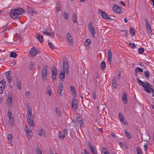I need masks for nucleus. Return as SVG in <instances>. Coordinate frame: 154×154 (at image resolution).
I'll return each instance as SVG.
<instances>
[{"mask_svg": "<svg viewBox=\"0 0 154 154\" xmlns=\"http://www.w3.org/2000/svg\"><path fill=\"white\" fill-rule=\"evenodd\" d=\"M25 13L24 10L20 8L12 9L10 12V16L13 19L17 20L20 18V15Z\"/></svg>", "mask_w": 154, "mask_h": 154, "instance_id": "nucleus-1", "label": "nucleus"}, {"mask_svg": "<svg viewBox=\"0 0 154 154\" xmlns=\"http://www.w3.org/2000/svg\"><path fill=\"white\" fill-rule=\"evenodd\" d=\"M26 110L28 114L27 119L28 124L32 127L33 128L35 125L33 118L32 114V109L30 107H28L26 108Z\"/></svg>", "mask_w": 154, "mask_h": 154, "instance_id": "nucleus-2", "label": "nucleus"}, {"mask_svg": "<svg viewBox=\"0 0 154 154\" xmlns=\"http://www.w3.org/2000/svg\"><path fill=\"white\" fill-rule=\"evenodd\" d=\"M98 11L99 12L101 13L100 15L103 18L108 20H111V18L110 17L109 15L107 14L106 13L103 11L102 9H99L98 10Z\"/></svg>", "mask_w": 154, "mask_h": 154, "instance_id": "nucleus-3", "label": "nucleus"}, {"mask_svg": "<svg viewBox=\"0 0 154 154\" xmlns=\"http://www.w3.org/2000/svg\"><path fill=\"white\" fill-rule=\"evenodd\" d=\"M63 70L66 71V72L68 73L69 68L68 60H63Z\"/></svg>", "mask_w": 154, "mask_h": 154, "instance_id": "nucleus-4", "label": "nucleus"}, {"mask_svg": "<svg viewBox=\"0 0 154 154\" xmlns=\"http://www.w3.org/2000/svg\"><path fill=\"white\" fill-rule=\"evenodd\" d=\"M38 49L35 47L32 48L29 51V55L31 57H33L36 55L38 52Z\"/></svg>", "mask_w": 154, "mask_h": 154, "instance_id": "nucleus-5", "label": "nucleus"}, {"mask_svg": "<svg viewBox=\"0 0 154 154\" xmlns=\"http://www.w3.org/2000/svg\"><path fill=\"white\" fill-rule=\"evenodd\" d=\"M88 29L90 30L92 34V35L93 37H94V35L95 34V31L91 22H89L88 25Z\"/></svg>", "mask_w": 154, "mask_h": 154, "instance_id": "nucleus-6", "label": "nucleus"}, {"mask_svg": "<svg viewBox=\"0 0 154 154\" xmlns=\"http://www.w3.org/2000/svg\"><path fill=\"white\" fill-rule=\"evenodd\" d=\"M72 106L73 111L75 112H76L77 110L78 107L77 103L76 98H73L72 99Z\"/></svg>", "mask_w": 154, "mask_h": 154, "instance_id": "nucleus-7", "label": "nucleus"}, {"mask_svg": "<svg viewBox=\"0 0 154 154\" xmlns=\"http://www.w3.org/2000/svg\"><path fill=\"white\" fill-rule=\"evenodd\" d=\"M137 80L140 83V84L144 88H146V87H148V86H150V85L147 82H143L138 78H137Z\"/></svg>", "mask_w": 154, "mask_h": 154, "instance_id": "nucleus-8", "label": "nucleus"}, {"mask_svg": "<svg viewBox=\"0 0 154 154\" xmlns=\"http://www.w3.org/2000/svg\"><path fill=\"white\" fill-rule=\"evenodd\" d=\"M52 74L51 77L52 80H54L57 75V69L56 67H53L51 69Z\"/></svg>", "mask_w": 154, "mask_h": 154, "instance_id": "nucleus-9", "label": "nucleus"}, {"mask_svg": "<svg viewBox=\"0 0 154 154\" xmlns=\"http://www.w3.org/2000/svg\"><path fill=\"white\" fill-rule=\"evenodd\" d=\"M66 38L67 41L70 45L73 44V42L72 40V37L71 36V34L69 32H68L66 35Z\"/></svg>", "mask_w": 154, "mask_h": 154, "instance_id": "nucleus-10", "label": "nucleus"}, {"mask_svg": "<svg viewBox=\"0 0 154 154\" xmlns=\"http://www.w3.org/2000/svg\"><path fill=\"white\" fill-rule=\"evenodd\" d=\"M113 10L116 13H119L121 11L122 9L116 4H113L112 6Z\"/></svg>", "mask_w": 154, "mask_h": 154, "instance_id": "nucleus-11", "label": "nucleus"}, {"mask_svg": "<svg viewBox=\"0 0 154 154\" xmlns=\"http://www.w3.org/2000/svg\"><path fill=\"white\" fill-rule=\"evenodd\" d=\"M42 33L44 34H46L47 35L50 36V37L53 38L54 36V33L53 32H49L48 31L47 29L45 31H43Z\"/></svg>", "mask_w": 154, "mask_h": 154, "instance_id": "nucleus-12", "label": "nucleus"}, {"mask_svg": "<svg viewBox=\"0 0 154 154\" xmlns=\"http://www.w3.org/2000/svg\"><path fill=\"white\" fill-rule=\"evenodd\" d=\"M12 97L11 96H8L7 98V103L8 106L9 108H11L12 106Z\"/></svg>", "mask_w": 154, "mask_h": 154, "instance_id": "nucleus-13", "label": "nucleus"}, {"mask_svg": "<svg viewBox=\"0 0 154 154\" xmlns=\"http://www.w3.org/2000/svg\"><path fill=\"white\" fill-rule=\"evenodd\" d=\"M56 114L59 117L61 116L62 114L61 110V109L60 107H57L55 109Z\"/></svg>", "mask_w": 154, "mask_h": 154, "instance_id": "nucleus-14", "label": "nucleus"}, {"mask_svg": "<svg viewBox=\"0 0 154 154\" xmlns=\"http://www.w3.org/2000/svg\"><path fill=\"white\" fill-rule=\"evenodd\" d=\"M89 146L91 150V151L93 154H97V152L95 149L94 146H93L89 143H88Z\"/></svg>", "mask_w": 154, "mask_h": 154, "instance_id": "nucleus-15", "label": "nucleus"}, {"mask_svg": "<svg viewBox=\"0 0 154 154\" xmlns=\"http://www.w3.org/2000/svg\"><path fill=\"white\" fill-rule=\"evenodd\" d=\"M63 85L62 83H60L59 85L58 88L57 89V92L58 93H60L61 94V93L62 91L63 90Z\"/></svg>", "mask_w": 154, "mask_h": 154, "instance_id": "nucleus-16", "label": "nucleus"}, {"mask_svg": "<svg viewBox=\"0 0 154 154\" xmlns=\"http://www.w3.org/2000/svg\"><path fill=\"white\" fill-rule=\"evenodd\" d=\"M56 12L57 13H58L59 12L61 11L62 10L61 5L58 2H57L56 3Z\"/></svg>", "mask_w": 154, "mask_h": 154, "instance_id": "nucleus-17", "label": "nucleus"}, {"mask_svg": "<svg viewBox=\"0 0 154 154\" xmlns=\"http://www.w3.org/2000/svg\"><path fill=\"white\" fill-rule=\"evenodd\" d=\"M112 84L113 87L115 88H117V84L116 81V78L115 77L113 78L112 82Z\"/></svg>", "mask_w": 154, "mask_h": 154, "instance_id": "nucleus-18", "label": "nucleus"}, {"mask_svg": "<svg viewBox=\"0 0 154 154\" xmlns=\"http://www.w3.org/2000/svg\"><path fill=\"white\" fill-rule=\"evenodd\" d=\"M108 60L109 62V64H111V58H112V53L110 50H109L108 51Z\"/></svg>", "mask_w": 154, "mask_h": 154, "instance_id": "nucleus-19", "label": "nucleus"}, {"mask_svg": "<svg viewBox=\"0 0 154 154\" xmlns=\"http://www.w3.org/2000/svg\"><path fill=\"white\" fill-rule=\"evenodd\" d=\"M36 38L40 42H43V38L42 35L39 34H37L36 35Z\"/></svg>", "mask_w": 154, "mask_h": 154, "instance_id": "nucleus-20", "label": "nucleus"}, {"mask_svg": "<svg viewBox=\"0 0 154 154\" xmlns=\"http://www.w3.org/2000/svg\"><path fill=\"white\" fill-rule=\"evenodd\" d=\"M26 132L27 134L28 139H30L32 136V131L31 130L29 131H27V129H26Z\"/></svg>", "mask_w": 154, "mask_h": 154, "instance_id": "nucleus-21", "label": "nucleus"}, {"mask_svg": "<svg viewBox=\"0 0 154 154\" xmlns=\"http://www.w3.org/2000/svg\"><path fill=\"white\" fill-rule=\"evenodd\" d=\"M42 75L43 79H45V77L47 75V70L45 69H44L42 71Z\"/></svg>", "mask_w": 154, "mask_h": 154, "instance_id": "nucleus-22", "label": "nucleus"}, {"mask_svg": "<svg viewBox=\"0 0 154 154\" xmlns=\"http://www.w3.org/2000/svg\"><path fill=\"white\" fill-rule=\"evenodd\" d=\"M70 90L72 94L74 95V96L75 97H76L77 95V93L75 88L74 87L71 86L70 87Z\"/></svg>", "mask_w": 154, "mask_h": 154, "instance_id": "nucleus-23", "label": "nucleus"}, {"mask_svg": "<svg viewBox=\"0 0 154 154\" xmlns=\"http://www.w3.org/2000/svg\"><path fill=\"white\" fill-rule=\"evenodd\" d=\"M65 71L62 70L61 71L59 75L60 79H63L65 78Z\"/></svg>", "mask_w": 154, "mask_h": 154, "instance_id": "nucleus-24", "label": "nucleus"}, {"mask_svg": "<svg viewBox=\"0 0 154 154\" xmlns=\"http://www.w3.org/2000/svg\"><path fill=\"white\" fill-rule=\"evenodd\" d=\"M127 94L126 93H125L123 94V96L122 97V99L123 102L125 103V104L127 103L128 101V99L127 98Z\"/></svg>", "mask_w": 154, "mask_h": 154, "instance_id": "nucleus-25", "label": "nucleus"}, {"mask_svg": "<svg viewBox=\"0 0 154 154\" xmlns=\"http://www.w3.org/2000/svg\"><path fill=\"white\" fill-rule=\"evenodd\" d=\"M79 119H80V117H76L73 119L72 122H74L75 124L76 125H77L79 124Z\"/></svg>", "mask_w": 154, "mask_h": 154, "instance_id": "nucleus-26", "label": "nucleus"}, {"mask_svg": "<svg viewBox=\"0 0 154 154\" xmlns=\"http://www.w3.org/2000/svg\"><path fill=\"white\" fill-rule=\"evenodd\" d=\"M6 85V82L4 79H2L0 82V87L5 88V86Z\"/></svg>", "mask_w": 154, "mask_h": 154, "instance_id": "nucleus-27", "label": "nucleus"}, {"mask_svg": "<svg viewBox=\"0 0 154 154\" xmlns=\"http://www.w3.org/2000/svg\"><path fill=\"white\" fill-rule=\"evenodd\" d=\"M10 74L8 72L6 74V76L8 81V82L9 83H11L12 82V77Z\"/></svg>", "mask_w": 154, "mask_h": 154, "instance_id": "nucleus-28", "label": "nucleus"}, {"mask_svg": "<svg viewBox=\"0 0 154 154\" xmlns=\"http://www.w3.org/2000/svg\"><path fill=\"white\" fill-rule=\"evenodd\" d=\"M72 18L73 22L74 23H76L77 22L76 14L74 13L72 14Z\"/></svg>", "mask_w": 154, "mask_h": 154, "instance_id": "nucleus-29", "label": "nucleus"}, {"mask_svg": "<svg viewBox=\"0 0 154 154\" xmlns=\"http://www.w3.org/2000/svg\"><path fill=\"white\" fill-rule=\"evenodd\" d=\"M102 151L104 154H109L108 150L106 148H103L102 149Z\"/></svg>", "mask_w": 154, "mask_h": 154, "instance_id": "nucleus-30", "label": "nucleus"}, {"mask_svg": "<svg viewBox=\"0 0 154 154\" xmlns=\"http://www.w3.org/2000/svg\"><path fill=\"white\" fill-rule=\"evenodd\" d=\"M145 23L146 24V26L147 27V28L148 29L149 28L151 27L149 23L148 20L146 19H145Z\"/></svg>", "mask_w": 154, "mask_h": 154, "instance_id": "nucleus-31", "label": "nucleus"}, {"mask_svg": "<svg viewBox=\"0 0 154 154\" xmlns=\"http://www.w3.org/2000/svg\"><path fill=\"white\" fill-rule=\"evenodd\" d=\"M59 134V137L62 139H63L65 137V136L62 133V132L60 131H59L58 132Z\"/></svg>", "mask_w": 154, "mask_h": 154, "instance_id": "nucleus-32", "label": "nucleus"}, {"mask_svg": "<svg viewBox=\"0 0 154 154\" xmlns=\"http://www.w3.org/2000/svg\"><path fill=\"white\" fill-rule=\"evenodd\" d=\"M125 133L127 137L129 138H130L131 137V135L129 132H128L126 130L125 131Z\"/></svg>", "mask_w": 154, "mask_h": 154, "instance_id": "nucleus-33", "label": "nucleus"}, {"mask_svg": "<svg viewBox=\"0 0 154 154\" xmlns=\"http://www.w3.org/2000/svg\"><path fill=\"white\" fill-rule=\"evenodd\" d=\"M17 54L16 52H12L10 53V57L15 58L17 57Z\"/></svg>", "mask_w": 154, "mask_h": 154, "instance_id": "nucleus-34", "label": "nucleus"}, {"mask_svg": "<svg viewBox=\"0 0 154 154\" xmlns=\"http://www.w3.org/2000/svg\"><path fill=\"white\" fill-rule=\"evenodd\" d=\"M100 67L102 69H104L106 67V64L105 61H103L100 64Z\"/></svg>", "mask_w": 154, "mask_h": 154, "instance_id": "nucleus-35", "label": "nucleus"}, {"mask_svg": "<svg viewBox=\"0 0 154 154\" xmlns=\"http://www.w3.org/2000/svg\"><path fill=\"white\" fill-rule=\"evenodd\" d=\"M130 33L132 34V36H133L135 34V30L134 29L132 28H130L129 30Z\"/></svg>", "mask_w": 154, "mask_h": 154, "instance_id": "nucleus-36", "label": "nucleus"}, {"mask_svg": "<svg viewBox=\"0 0 154 154\" xmlns=\"http://www.w3.org/2000/svg\"><path fill=\"white\" fill-rule=\"evenodd\" d=\"M144 73L145 76L147 79H148L149 77L150 74L149 73L148 71H144Z\"/></svg>", "mask_w": 154, "mask_h": 154, "instance_id": "nucleus-37", "label": "nucleus"}, {"mask_svg": "<svg viewBox=\"0 0 154 154\" xmlns=\"http://www.w3.org/2000/svg\"><path fill=\"white\" fill-rule=\"evenodd\" d=\"M8 139L9 142H11L12 141V137L11 134H9L8 135Z\"/></svg>", "mask_w": 154, "mask_h": 154, "instance_id": "nucleus-38", "label": "nucleus"}, {"mask_svg": "<svg viewBox=\"0 0 154 154\" xmlns=\"http://www.w3.org/2000/svg\"><path fill=\"white\" fill-rule=\"evenodd\" d=\"M35 150L37 154H42V151L38 147H37L35 148Z\"/></svg>", "mask_w": 154, "mask_h": 154, "instance_id": "nucleus-39", "label": "nucleus"}, {"mask_svg": "<svg viewBox=\"0 0 154 154\" xmlns=\"http://www.w3.org/2000/svg\"><path fill=\"white\" fill-rule=\"evenodd\" d=\"M119 115L120 121L124 119V117L122 113L120 112L119 113Z\"/></svg>", "mask_w": 154, "mask_h": 154, "instance_id": "nucleus-40", "label": "nucleus"}, {"mask_svg": "<svg viewBox=\"0 0 154 154\" xmlns=\"http://www.w3.org/2000/svg\"><path fill=\"white\" fill-rule=\"evenodd\" d=\"M129 46L132 48H134L136 47L135 44L134 43H129Z\"/></svg>", "mask_w": 154, "mask_h": 154, "instance_id": "nucleus-41", "label": "nucleus"}, {"mask_svg": "<svg viewBox=\"0 0 154 154\" xmlns=\"http://www.w3.org/2000/svg\"><path fill=\"white\" fill-rule=\"evenodd\" d=\"M91 42V40L89 39H87L85 42V44L86 45L88 46L90 44Z\"/></svg>", "mask_w": 154, "mask_h": 154, "instance_id": "nucleus-42", "label": "nucleus"}, {"mask_svg": "<svg viewBox=\"0 0 154 154\" xmlns=\"http://www.w3.org/2000/svg\"><path fill=\"white\" fill-rule=\"evenodd\" d=\"M138 53L139 54H141L144 51V49L142 48H140L138 49Z\"/></svg>", "mask_w": 154, "mask_h": 154, "instance_id": "nucleus-43", "label": "nucleus"}, {"mask_svg": "<svg viewBox=\"0 0 154 154\" xmlns=\"http://www.w3.org/2000/svg\"><path fill=\"white\" fill-rule=\"evenodd\" d=\"M16 85L17 86L18 88L19 89H20L21 88V86L20 83V82L17 81L16 83Z\"/></svg>", "mask_w": 154, "mask_h": 154, "instance_id": "nucleus-44", "label": "nucleus"}, {"mask_svg": "<svg viewBox=\"0 0 154 154\" xmlns=\"http://www.w3.org/2000/svg\"><path fill=\"white\" fill-rule=\"evenodd\" d=\"M137 71H138L141 72H143V70L142 68L137 67L135 69V72Z\"/></svg>", "mask_w": 154, "mask_h": 154, "instance_id": "nucleus-45", "label": "nucleus"}, {"mask_svg": "<svg viewBox=\"0 0 154 154\" xmlns=\"http://www.w3.org/2000/svg\"><path fill=\"white\" fill-rule=\"evenodd\" d=\"M49 46L50 48L52 49H55V47L52 44L51 42H49L48 43Z\"/></svg>", "mask_w": 154, "mask_h": 154, "instance_id": "nucleus-46", "label": "nucleus"}, {"mask_svg": "<svg viewBox=\"0 0 154 154\" xmlns=\"http://www.w3.org/2000/svg\"><path fill=\"white\" fill-rule=\"evenodd\" d=\"M38 134L41 136L44 133V131L42 129H41L38 131Z\"/></svg>", "mask_w": 154, "mask_h": 154, "instance_id": "nucleus-47", "label": "nucleus"}, {"mask_svg": "<svg viewBox=\"0 0 154 154\" xmlns=\"http://www.w3.org/2000/svg\"><path fill=\"white\" fill-rule=\"evenodd\" d=\"M34 63V62L32 61L30 63L29 65V68L30 70H31L32 69L33 67V65Z\"/></svg>", "mask_w": 154, "mask_h": 154, "instance_id": "nucleus-48", "label": "nucleus"}, {"mask_svg": "<svg viewBox=\"0 0 154 154\" xmlns=\"http://www.w3.org/2000/svg\"><path fill=\"white\" fill-rule=\"evenodd\" d=\"M149 89L150 88H148V87H146V88H144V90L147 92L148 93L150 94L151 91Z\"/></svg>", "mask_w": 154, "mask_h": 154, "instance_id": "nucleus-49", "label": "nucleus"}, {"mask_svg": "<svg viewBox=\"0 0 154 154\" xmlns=\"http://www.w3.org/2000/svg\"><path fill=\"white\" fill-rule=\"evenodd\" d=\"M136 151L137 152V154L142 152L140 147H137V148Z\"/></svg>", "mask_w": 154, "mask_h": 154, "instance_id": "nucleus-50", "label": "nucleus"}, {"mask_svg": "<svg viewBox=\"0 0 154 154\" xmlns=\"http://www.w3.org/2000/svg\"><path fill=\"white\" fill-rule=\"evenodd\" d=\"M14 119L8 120V123L11 125H14Z\"/></svg>", "mask_w": 154, "mask_h": 154, "instance_id": "nucleus-51", "label": "nucleus"}, {"mask_svg": "<svg viewBox=\"0 0 154 154\" xmlns=\"http://www.w3.org/2000/svg\"><path fill=\"white\" fill-rule=\"evenodd\" d=\"M147 31L149 34L152 35V31L151 28H149L148 29L147 28Z\"/></svg>", "mask_w": 154, "mask_h": 154, "instance_id": "nucleus-52", "label": "nucleus"}, {"mask_svg": "<svg viewBox=\"0 0 154 154\" xmlns=\"http://www.w3.org/2000/svg\"><path fill=\"white\" fill-rule=\"evenodd\" d=\"M63 16L65 19H67L68 18L69 14L68 13H64Z\"/></svg>", "mask_w": 154, "mask_h": 154, "instance_id": "nucleus-53", "label": "nucleus"}, {"mask_svg": "<svg viewBox=\"0 0 154 154\" xmlns=\"http://www.w3.org/2000/svg\"><path fill=\"white\" fill-rule=\"evenodd\" d=\"M26 129H27V131H29V130H31V128L29 126H28L27 125H26L25 127V130L26 132Z\"/></svg>", "mask_w": 154, "mask_h": 154, "instance_id": "nucleus-54", "label": "nucleus"}, {"mask_svg": "<svg viewBox=\"0 0 154 154\" xmlns=\"http://www.w3.org/2000/svg\"><path fill=\"white\" fill-rule=\"evenodd\" d=\"M29 11L32 12V13H34V14H37V12H36V11H35L34 9H32V8H31L30 9H29Z\"/></svg>", "mask_w": 154, "mask_h": 154, "instance_id": "nucleus-55", "label": "nucleus"}, {"mask_svg": "<svg viewBox=\"0 0 154 154\" xmlns=\"http://www.w3.org/2000/svg\"><path fill=\"white\" fill-rule=\"evenodd\" d=\"M80 123V125L82 126L83 125V122L82 121H81V118L79 119V123Z\"/></svg>", "mask_w": 154, "mask_h": 154, "instance_id": "nucleus-56", "label": "nucleus"}, {"mask_svg": "<svg viewBox=\"0 0 154 154\" xmlns=\"http://www.w3.org/2000/svg\"><path fill=\"white\" fill-rule=\"evenodd\" d=\"M11 116V111L9 109H8V112L7 113V116L8 117H10V116Z\"/></svg>", "mask_w": 154, "mask_h": 154, "instance_id": "nucleus-57", "label": "nucleus"}, {"mask_svg": "<svg viewBox=\"0 0 154 154\" xmlns=\"http://www.w3.org/2000/svg\"><path fill=\"white\" fill-rule=\"evenodd\" d=\"M5 88L4 87H0V94H2L3 92V90Z\"/></svg>", "mask_w": 154, "mask_h": 154, "instance_id": "nucleus-58", "label": "nucleus"}, {"mask_svg": "<svg viewBox=\"0 0 154 154\" xmlns=\"http://www.w3.org/2000/svg\"><path fill=\"white\" fill-rule=\"evenodd\" d=\"M92 97H93V98L94 99H96V94L95 92H93V93H92Z\"/></svg>", "mask_w": 154, "mask_h": 154, "instance_id": "nucleus-59", "label": "nucleus"}, {"mask_svg": "<svg viewBox=\"0 0 154 154\" xmlns=\"http://www.w3.org/2000/svg\"><path fill=\"white\" fill-rule=\"evenodd\" d=\"M121 122H123L124 124L127 125V122L125 121V119H123L122 120L120 121Z\"/></svg>", "mask_w": 154, "mask_h": 154, "instance_id": "nucleus-60", "label": "nucleus"}, {"mask_svg": "<svg viewBox=\"0 0 154 154\" xmlns=\"http://www.w3.org/2000/svg\"><path fill=\"white\" fill-rule=\"evenodd\" d=\"M144 148L145 150L146 151L148 149V146L147 144H145V145L144 146Z\"/></svg>", "mask_w": 154, "mask_h": 154, "instance_id": "nucleus-61", "label": "nucleus"}, {"mask_svg": "<svg viewBox=\"0 0 154 154\" xmlns=\"http://www.w3.org/2000/svg\"><path fill=\"white\" fill-rule=\"evenodd\" d=\"M63 132L64 133V134L66 135L68 134L67 131L66 129H64L63 130Z\"/></svg>", "mask_w": 154, "mask_h": 154, "instance_id": "nucleus-62", "label": "nucleus"}, {"mask_svg": "<svg viewBox=\"0 0 154 154\" xmlns=\"http://www.w3.org/2000/svg\"><path fill=\"white\" fill-rule=\"evenodd\" d=\"M25 94L26 96H29L30 95V93L29 92L27 91L25 92Z\"/></svg>", "mask_w": 154, "mask_h": 154, "instance_id": "nucleus-63", "label": "nucleus"}, {"mask_svg": "<svg viewBox=\"0 0 154 154\" xmlns=\"http://www.w3.org/2000/svg\"><path fill=\"white\" fill-rule=\"evenodd\" d=\"M47 93L48 94H49L50 96L51 95V91L49 90H48L47 91Z\"/></svg>", "mask_w": 154, "mask_h": 154, "instance_id": "nucleus-64", "label": "nucleus"}]
</instances>
